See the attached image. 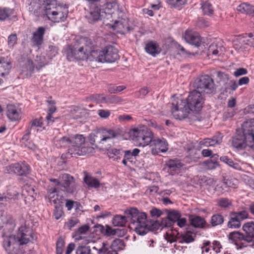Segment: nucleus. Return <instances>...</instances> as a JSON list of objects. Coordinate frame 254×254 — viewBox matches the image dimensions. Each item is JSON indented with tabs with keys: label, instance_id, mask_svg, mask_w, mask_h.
Returning <instances> with one entry per match:
<instances>
[{
	"label": "nucleus",
	"instance_id": "obj_1",
	"mask_svg": "<svg viewBox=\"0 0 254 254\" xmlns=\"http://www.w3.org/2000/svg\"><path fill=\"white\" fill-rule=\"evenodd\" d=\"M124 213L126 216L116 215L113 217L112 223L115 226H125L129 218L131 223L135 225L134 231L137 234L143 236L150 231L145 213L139 212L137 209L133 207L126 210Z\"/></svg>",
	"mask_w": 254,
	"mask_h": 254
},
{
	"label": "nucleus",
	"instance_id": "obj_2",
	"mask_svg": "<svg viewBox=\"0 0 254 254\" xmlns=\"http://www.w3.org/2000/svg\"><path fill=\"white\" fill-rule=\"evenodd\" d=\"M85 138L82 134H74L64 136L61 138H55L54 144L58 148H68L66 157H76L87 153L91 152L93 149L91 147L83 146Z\"/></svg>",
	"mask_w": 254,
	"mask_h": 254
},
{
	"label": "nucleus",
	"instance_id": "obj_3",
	"mask_svg": "<svg viewBox=\"0 0 254 254\" xmlns=\"http://www.w3.org/2000/svg\"><path fill=\"white\" fill-rule=\"evenodd\" d=\"M242 129V131L237 130L232 137V146L239 150L245 149L247 146L254 148V119L245 121Z\"/></svg>",
	"mask_w": 254,
	"mask_h": 254
},
{
	"label": "nucleus",
	"instance_id": "obj_4",
	"mask_svg": "<svg viewBox=\"0 0 254 254\" xmlns=\"http://www.w3.org/2000/svg\"><path fill=\"white\" fill-rule=\"evenodd\" d=\"M92 46L91 39L87 37L80 38L72 48L69 47L67 48L66 55L67 60L72 61L74 59L86 60L89 50Z\"/></svg>",
	"mask_w": 254,
	"mask_h": 254
},
{
	"label": "nucleus",
	"instance_id": "obj_5",
	"mask_svg": "<svg viewBox=\"0 0 254 254\" xmlns=\"http://www.w3.org/2000/svg\"><path fill=\"white\" fill-rule=\"evenodd\" d=\"M130 137L138 146L144 147L152 141L153 133L145 126H140L130 130Z\"/></svg>",
	"mask_w": 254,
	"mask_h": 254
},
{
	"label": "nucleus",
	"instance_id": "obj_6",
	"mask_svg": "<svg viewBox=\"0 0 254 254\" xmlns=\"http://www.w3.org/2000/svg\"><path fill=\"white\" fill-rule=\"evenodd\" d=\"M192 86L196 91L202 94L215 93L216 88L213 79L208 75H203L195 78Z\"/></svg>",
	"mask_w": 254,
	"mask_h": 254
},
{
	"label": "nucleus",
	"instance_id": "obj_7",
	"mask_svg": "<svg viewBox=\"0 0 254 254\" xmlns=\"http://www.w3.org/2000/svg\"><path fill=\"white\" fill-rule=\"evenodd\" d=\"M67 7L61 5L55 6L53 4H47L45 9L44 15L54 22L64 21L67 17Z\"/></svg>",
	"mask_w": 254,
	"mask_h": 254
},
{
	"label": "nucleus",
	"instance_id": "obj_8",
	"mask_svg": "<svg viewBox=\"0 0 254 254\" xmlns=\"http://www.w3.org/2000/svg\"><path fill=\"white\" fill-rule=\"evenodd\" d=\"M190 111L185 100L177 98L173 101L171 113L176 119L182 120L187 118Z\"/></svg>",
	"mask_w": 254,
	"mask_h": 254
},
{
	"label": "nucleus",
	"instance_id": "obj_9",
	"mask_svg": "<svg viewBox=\"0 0 254 254\" xmlns=\"http://www.w3.org/2000/svg\"><path fill=\"white\" fill-rule=\"evenodd\" d=\"M204 95L200 92L193 89L190 92L186 101L187 106L189 109L195 113H199L202 108L204 103Z\"/></svg>",
	"mask_w": 254,
	"mask_h": 254
},
{
	"label": "nucleus",
	"instance_id": "obj_10",
	"mask_svg": "<svg viewBox=\"0 0 254 254\" xmlns=\"http://www.w3.org/2000/svg\"><path fill=\"white\" fill-rule=\"evenodd\" d=\"M249 213L245 210L239 211H231L229 213V220L227 227L231 229H238L241 227L242 221L249 218Z\"/></svg>",
	"mask_w": 254,
	"mask_h": 254
},
{
	"label": "nucleus",
	"instance_id": "obj_11",
	"mask_svg": "<svg viewBox=\"0 0 254 254\" xmlns=\"http://www.w3.org/2000/svg\"><path fill=\"white\" fill-rule=\"evenodd\" d=\"M3 247L8 254H22L23 250L20 249V245L15 235H10L3 239Z\"/></svg>",
	"mask_w": 254,
	"mask_h": 254
},
{
	"label": "nucleus",
	"instance_id": "obj_12",
	"mask_svg": "<svg viewBox=\"0 0 254 254\" xmlns=\"http://www.w3.org/2000/svg\"><path fill=\"white\" fill-rule=\"evenodd\" d=\"M61 180V187L63 190L68 194H73L76 190L77 185L73 176L69 174L64 173L60 175Z\"/></svg>",
	"mask_w": 254,
	"mask_h": 254
},
{
	"label": "nucleus",
	"instance_id": "obj_13",
	"mask_svg": "<svg viewBox=\"0 0 254 254\" xmlns=\"http://www.w3.org/2000/svg\"><path fill=\"white\" fill-rule=\"evenodd\" d=\"M27 7L31 13L38 16L44 15L47 3L45 0H27Z\"/></svg>",
	"mask_w": 254,
	"mask_h": 254
},
{
	"label": "nucleus",
	"instance_id": "obj_14",
	"mask_svg": "<svg viewBox=\"0 0 254 254\" xmlns=\"http://www.w3.org/2000/svg\"><path fill=\"white\" fill-rule=\"evenodd\" d=\"M6 169L8 173H13L20 176H26L31 171L30 166L25 161L12 164L6 167Z\"/></svg>",
	"mask_w": 254,
	"mask_h": 254
},
{
	"label": "nucleus",
	"instance_id": "obj_15",
	"mask_svg": "<svg viewBox=\"0 0 254 254\" xmlns=\"http://www.w3.org/2000/svg\"><path fill=\"white\" fill-rule=\"evenodd\" d=\"M16 238L20 246L27 244L34 240L32 230L26 226H21L19 228Z\"/></svg>",
	"mask_w": 254,
	"mask_h": 254
},
{
	"label": "nucleus",
	"instance_id": "obj_16",
	"mask_svg": "<svg viewBox=\"0 0 254 254\" xmlns=\"http://www.w3.org/2000/svg\"><path fill=\"white\" fill-rule=\"evenodd\" d=\"M85 17L89 23H94L101 19V9L98 5H91L86 11Z\"/></svg>",
	"mask_w": 254,
	"mask_h": 254
},
{
	"label": "nucleus",
	"instance_id": "obj_17",
	"mask_svg": "<svg viewBox=\"0 0 254 254\" xmlns=\"http://www.w3.org/2000/svg\"><path fill=\"white\" fill-rule=\"evenodd\" d=\"M103 63H114L119 59L118 50L112 46H108L103 49Z\"/></svg>",
	"mask_w": 254,
	"mask_h": 254
},
{
	"label": "nucleus",
	"instance_id": "obj_18",
	"mask_svg": "<svg viewBox=\"0 0 254 254\" xmlns=\"http://www.w3.org/2000/svg\"><path fill=\"white\" fill-rule=\"evenodd\" d=\"M92 46L91 49L89 50L86 60L89 61L103 63V50H100L95 46L92 41Z\"/></svg>",
	"mask_w": 254,
	"mask_h": 254
},
{
	"label": "nucleus",
	"instance_id": "obj_19",
	"mask_svg": "<svg viewBox=\"0 0 254 254\" xmlns=\"http://www.w3.org/2000/svg\"><path fill=\"white\" fill-rule=\"evenodd\" d=\"M46 29L44 27L38 28L37 30L33 33L31 42L33 46L40 48L44 41V35L45 34Z\"/></svg>",
	"mask_w": 254,
	"mask_h": 254
},
{
	"label": "nucleus",
	"instance_id": "obj_20",
	"mask_svg": "<svg viewBox=\"0 0 254 254\" xmlns=\"http://www.w3.org/2000/svg\"><path fill=\"white\" fill-rule=\"evenodd\" d=\"M151 143V145L154 146V148L152 149V152L154 154L159 152H166L168 150V144L164 138L152 139Z\"/></svg>",
	"mask_w": 254,
	"mask_h": 254
},
{
	"label": "nucleus",
	"instance_id": "obj_21",
	"mask_svg": "<svg viewBox=\"0 0 254 254\" xmlns=\"http://www.w3.org/2000/svg\"><path fill=\"white\" fill-rule=\"evenodd\" d=\"M185 41L195 47H199L201 42L200 36L197 32L187 30L184 35Z\"/></svg>",
	"mask_w": 254,
	"mask_h": 254
},
{
	"label": "nucleus",
	"instance_id": "obj_22",
	"mask_svg": "<svg viewBox=\"0 0 254 254\" xmlns=\"http://www.w3.org/2000/svg\"><path fill=\"white\" fill-rule=\"evenodd\" d=\"M89 139L92 145L100 146L102 148L108 149L107 146L104 145V141L103 139V135L101 129L94 133L90 134Z\"/></svg>",
	"mask_w": 254,
	"mask_h": 254
},
{
	"label": "nucleus",
	"instance_id": "obj_23",
	"mask_svg": "<svg viewBox=\"0 0 254 254\" xmlns=\"http://www.w3.org/2000/svg\"><path fill=\"white\" fill-rule=\"evenodd\" d=\"M166 169L167 170V172L171 175H173L174 174L179 171L183 164L180 160L170 159L166 163Z\"/></svg>",
	"mask_w": 254,
	"mask_h": 254
},
{
	"label": "nucleus",
	"instance_id": "obj_24",
	"mask_svg": "<svg viewBox=\"0 0 254 254\" xmlns=\"http://www.w3.org/2000/svg\"><path fill=\"white\" fill-rule=\"evenodd\" d=\"M242 228L245 232L246 242L250 243L254 239V222H247L244 224Z\"/></svg>",
	"mask_w": 254,
	"mask_h": 254
},
{
	"label": "nucleus",
	"instance_id": "obj_25",
	"mask_svg": "<svg viewBox=\"0 0 254 254\" xmlns=\"http://www.w3.org/2000/svg\"><path fill=\"white\" fill-rule=\"evenodd\" d=\"M145 50L148 54L153 57L159 54L161 51L159 44L153 41H149L146 44Z\"/></svg>",
	"mask_w": 254,
	"mask_h": 254
},
{
	"label": "nucleus",
	"instance_id": "obj_26",
	"mask_svg": "<svg viewBox=\"0 0 254 254\" xmlns=\"http://www.w3.org/2000/svg\"><path fill=\"white\" fill-rule=\"evenodd\" d=\"M189 220L190 225L195 228H203L206 224L204 218L197 215H190Z\"/></svg>",
	"mask_w": 254,
	"mask_h": 254
},
{
	"label": "nucleus",
	"instance_id": "obj_27",
	"mask_svg": "<svg viewBox=\"0 0 254 254\" xmlns=\"http://www.w3.org/2000/svg\"><path fill=\"white\" fill-rule=\"evenodd\" d=\"M83 180L89 187L97 189L101 186V184L97 179L87 173H85Z\"/></svg>",
	"mask_w": 254,
	"mask_h": 254
},
{
	"label": "nucleus",
	"instance_id": "obj_28",
	"mask_svg": "<svg viewBox=\"0 0 254 254\" xmlns=\"http://www.w3.org/2000/svg\"><path fill=\"white\" fill-rule=\"evenodd\" d=\"M3 224L7 228L9 231H12L15 227V220L11 215L9 214L2 215L1 217Z\"/></svg>",
	"mask_w": 254,
	"mask_h": 254
},
{
	"label": "nucleus",
	"instance_id": "obj_29",
	"mask_svg": "<svg viewBox=\"0 0 254 254\" xmlns=\"http://www.w3.org/2000/svg\"><path fill=\"white\" fill-rule=\"evenodd\" d=\"M113 28L115 30L117 29L118 31H125L127 30L129 32L133 30V28L127 25V21L125 19H122L120 21H116L113 26Z\"/></svg>",
	"mask_w": 254,
	"mask_h": 254
},
{
	"label": "nucleus",
	"instance_id": "obj_30",
	"mask_svg": "<svg viewBox=\"0 0 254 254\" xmlns=\"http://www.w3.org/2000/svg\"><path fill=\"white\" fill-rule=\"evenodd\" d=\"M229 239L231 241L232 243L237 245L240 241H245L246 238L245 234L237 231H234L230 233L229 234Z\"/></svg>",
	"mask_w": 254,
	"mask_h": 254
},
{
	"label": "nucleus",
	"instance_id": "obj_31",
	"mask_svg": "<svg viewBox=\"0 0 254 254\" xmlns=\"http://www.w3.org/2000/svg\"><path fill=\"white\" fill-rule=\"evenodd\" d=\"M7 116L11 121H16L20 118V113L14 106L8 105Z\"/></svg>",
	"mask_w": 254,
	"mask_h": 254
},
{
	"label": "nucleus",
	"instance_id": "obj_32",
	"mask_svg": "<svg viewBox=\"0 0 254 254\" xmlns=\"http://www.w3.org/2000/svg\"><path fill=\"white\" fill-rule=\"evenodd\" d=\"M93 249L97 251V254H118L117 251L114 249H110V247L109 248L107 243L105 242L102 243L100 248L94 247Z\"/></svg>",
	"mask_w": 254,
	"mask_h": 254
},
{
	"label": "nucleus",
	"instance_id": "obj_33",
	"mask_svg": "<svg viewBox=\"0 0 254 254\" xmlns=\"http://www.w3.org/2000/svg\"><path fill=\"white\" fill-rule=\"evenodd\" d=\"M208 53L213 55H220L223 54L225 48L221 45L215 43H212L208 48Z\"/></svg>",
	"mask_w": 254,
	"mask_h": 254
},
{
	"label": "nucleus",
	"instance_id": "obj_34",
	"mask_svg": "<svg viewBox=\"0 0 254 254\" xmlns=\"http://www.w3.org/2000/svg\"><path fill=\"white\" fill-rule=\"evenodd\" d=\"M216 205L221 208H228L232 205V200L227 197H220L216 200Z\"/></svg>",
	"mask_w": 254,
	"mask_h": 254
},
{
	"label": "nucleus",
	"instance_id": "obj_35",
	"mask_svg": "<svg viewBox=\"0 0 254 254\" xmlns=\"http://www.w3.org/2000/svg\"><path fill=\"white\" fill-rule=\"evenodd\" d=\"M224 222V217L221 213L213 214L210 220V224L213 227L221 225Z\"/></svg>",
	"mask_w": 254,
	"mask_h": 254
},
{
	"label": "nucleus",
	"instance_id": "obj_36",
	"mask_svg": "<svg viewBox=\"0 0 254 254\" xmlns=\"http://www.w3.org/2000/svg\"><path fill=\"white\" fill-rule=\"evenodd\" d=\"M220 160L221 161L227 164L229 166L232 167V168L240 170L241 169V167L240 164L236 162H234L232 159L229 158L227 156H222L220 158Z\"/></svg>",
	"mask_w": 254,
	"mask_h": 254
},
{
	"label": "nucleus",
	"instance_id": "obj_37",
	"mask_svg": "<svg viewBox=\"0 0 254 254\" xmlns=\"http://www.w3.org/2000/svg\"><path fill=\"white\" fill-rule=\"evenodd\" d=\"M10 68V63L5 61L4 58H0V75L3 76L5 74H7Z\"/></svg>",
	"mask_w": 254,
	"mask_h": 254
},
{
	"label": "nucleus",
	"instance_id": "obj_38",
	"mask_svg": "<svg viewBox=\"0 0 254 254\" xmlns=\"http://www.w3.org/2000/svg\"><path fill=\"white\" fill-rule=\"evenodd\" d=\"M178 238L180 243H190L194 241L193 233L190 231H188L184 234H181L180 236L178 237Z\"/></svg>",
	"mask_w": 254,
	"mask_h": 254
},
{
	"label": "nucleus",
	"instance_id": "obj_39",
	"mask_svg": "<svg viewBox=\"0 0 254 254\" xmlns=\"http://www.w3.org/2000/svg\"><path fill=\"white\" fill-rule=\"evenodd\" d=\"M238 10L244 13L254 14V6L247 3H243L238 6Z\"/></svg>",
	"mask_w": 254,
	"mask_h": 254
},
{
	"label": "nucleus",
	"instance_id": "obj_40",
	"mask_svg": "<svg viewBox=\"0 0 254 254\" xmlns=\"http://www.w3.org/2000/svg\"><path fill=\"white\" fill-rule=\"evenodd\" d=\"M102 134L103 135V139L104 142L116 137L117 133L111 129L101 128Z\"/></svg>",
	"mask_w": 254,
	"mask_h": 254
},
{
	"label": "nucleus",
	"instance_id": "obj_41",
	"mask_svg": "<svg viewBox=\"0 0 254 254\" xmlns=\"http://www.w3.org/2000/svg\"><path fill=\"white\" fill-rule=\"evenodd\" d=\"M125 247V244L123 240L116 239L112 243L110 249H114L116 251L122 250Z\"/></svg>",
	"mask_w": 254,
	"mask_h": 254
},
{
	"label": "nucleus",
	"instance_id": "obj_42",
	"mask_svg": "<svg viewBox=\"0 0 254 254\" xmlns=\"http://www.w3.org/2000/svg\"><path fill=\"white\" fill-rule=\"evenodd\" d=\"M187 0H167L171 8L180 9L187 3Z\"/></svg>",
	"mask_w": 254,
	"mask_h": 254
},
{
	"label": "nucleus",
	"instance_id": "obj_43",
	"mask_svg": "<svg viewBox=\"0 0 254 254\" xmlns=\"http://www.w3.org/2000/svg\"><path fill=\"white\" fill-rule=\"evenodd\" d=\"M167 217L169 219L172 220L174 223L176 222L180 217H181V213L178 210H166Z\"/></svg>",
	"mask_w": 254,
	"mask_h": 254
},
{
	"label": "nucleus",
	"instance_id": "obj_44",
	"mask_svg": "<svg viewBox=\"0 0 254 254\" xmlns=\"http://www.w3.org/2000/svg\"><path fill=\"white\" fill-rule=\"evenodd\" d=\"M50 61L51 60H49L48 57H46L42 55L39 57L37 56L36 57V59L35 60V61L38 64V66H39V69L48 64Z\"/></svg>",
	"mask_w": 254,
	"mask_h": 254
},
{
	"label": "nucleus",
	"instance_id": "obj_45",
	"mask_svg": "<svg viewBox=\"0 0 254 254\" xmlns=\"http://www.w3.org/2000/svg\"><path fill=\"white\" fill-rule=\"evenodd\" d=\"M124 159L122 161V163L125 166L127 165V161L130 163L134 162V157L132 156L131 150L124 151Z\"/></svg>",
	"mask_w": 254,
	"mask_h": 254
},
{
	"label": "nucleus",
	"instance_id": "obj_46",
	"mask_svg": "<svg viewBox=\"0 0 254 254\" xmlns=\"http://www.w3.org/2000/svg\"><path fill=\"white\" fill-rule=\"evenodd\" d=\"M166 239L168 242H170L171 243L176 241L177 236L179 235V233L177 230L171 229L170 231L167 232L166 233Z\"/></svg>",
	"mask_w": 254,
	"mask_h": 254
},
{
	"label": "nucleus",
	"instance_id": "obj_47",
	"mask_svg": "<svg viewBox=\"0 0 254 254\" xmlns=\"http://www.w3.org/2000/svg\"><path fill=\"white\" fill-rule=\"evenodd\" d=\"M201 8L205 14L210 15L213 14V9L211 4L208 1L201 3Z\"/></svg>",
	"mask_w": 254,
	"mask_h": 254
},
{
	"label": "nucleus",
	"instance_id": "obj_48",
	"mask_svg": "<svg viewBox=\"0 0 254 254\" xmlns=\"http://www.w3.org/2000/svg\"><path fill=\"white\" fill-rule=\"evenodd\" d=\"M53 215L56 220L59 219L64 215L63 207L61 204L55 206Z\"/></svg>",
	"mask_w": 254,
	"mask_h": 254
},
{
	"label": "nucleus",
	"instance_id": "obj_49",
	"mask_svg": "<svg viewBox=\"0 0 254 254\" xmlns=\"http://www.w3.org/2000/svg\"><path fill=\"white\" fill-rule=\"evenodd\" d=\"M76 254H91L90 247L86 245L79 246L76 249Z\"/></svg>",
	"mask_w": 254,
	"mask_h": 254
},
{
	"label": "nucleus",
	"instance_id": "obj_50",
	"mask_svg": "<svg viewBox=\"0 0 254 254\" xmlns=\"http://www.w3.org/2000/svg\"><path fill=\"white\" fill-rule=\"evenodd\" d=\"M58 53V49L55 46L50 45L49 46V50L47 51V56L49 60H51Z\"/></svg>",
	"mask_w": 254,
	"mask_h": 254
},
{
	"label": "nucleus",
	"instance_id": "obj_51",
	"mask_svg": "<svg viewBox=\"0 0 254 254\" xmlns=\"http://www.w3.org/2000/svg\"><path fill=\"white\" fill-rule=\"evenodd\" d=\"M45 124V123L42 117L39 119H35L31 121L30 129H31L33 127H43L44 129Z\"/></svg>",
	"mask_w": 254,
	"mask_h": 254
},
{
	"label": "nucleus",
	"instance_id": "obj_52",
	"mask_svg": "<svg viewBox=\"0 0 254 254\" xmlns=\"http://www.w3.org/2000/svg\"><path fill=\"white\" fill-rule=\"evenodd\" d=\"M64 244L62 237H59L56 243V254H63Z\"/></svg>",
	"mask_w": 254,
	"mask_h": 254
},
{
	"label": "nucleus",
	"instance_id": "obj_53",
	"mask_svg": "<svg viewBox=\"0 0 254 254\" xmlns=\"http://www.w3.org/2000/svg\"><path fill=\"white\" fill-rule=\"evenodd\" d=\"M11 13V10L10 8L0 9V20L4 21L6 20L10 16Z\"/></svg>",
	"mask_w": 254,
	"mask_h": 254
},
{
	"label": "nucleus",
	"instance_id": "obj_54",
	"mask_svg": "<svg viewBox=\"0 0 254 254\" xmlns=\"http://www.w3.org/2000/svg\"><path fill=\"white\" fill-rule=\"evenodd\" d=\"M122 99L114 95H109L106 97V103L114 104V103H119L122 102Z\"/></svg>",
	"mask_w": 254,
	"mask_h": 254
},
{
	"label": "nucleus",
	"instance_id": "obj_55",
	"mask_svg": "<svg viewBox=\"0 0 254 254\" xmlns=\"http://www.w3.org/2000/svg\"><path fill=\"white\" fill-rule=\"evenodd\" d=\"M79 222V220L76 218H71L68 219V221L65 223V226L71 230L72 228L75 226V225Z\"/></svg>",
	"mask_w": 254,
	"mask_h": 254
},
{
	"label": "nucleus",
	"instance_id": "obj_56",
	"mask_svg": "<svg viewBox=\"0 0 254 254\" xmlns=\"http://www.w3.org/2000/svg\"><path fill=\"white\" fill-rule=\"evenodd\" d=\"M17 37L16 34H11L8 37V46L9 48H13L16 43Z\"/></svg>",
	"mask_w": 254,
	"mask_h": 254
},
{
	"label": "nucleus",
	"instance_id": "obj_57",
	"mask_svg": "<svg viewBox=\"0 0 254 254\" xmlns=\"http://www.w3.org/2000/svg\"><path fill=\"white\" fill-rule=\"evenodd\" d=\"M118 230H119V229H114L110 226L106 225L105 235L107 236L115 235L117 233V231Z\"/></svg>",
	"mask_w": 254,
	"mask_h": 254
},
{
	"label": "nucleus",
	"instance_id": "obj_58",
	"mask_svg": "<svg viewBox=\"0 0 254 254\" xmlns=\"http://www.w3.org/2000/svg\"><path fill=\"white\" fill-rule=\"evenodd\" d=\"M174 223V222L167 216L166 218L162 219L160 225L163 227H170Z\"/></svg>",
	"mask_w": 254,
	"mask_h": 254
},
{
	"label": "nucleus",
	"instance_id": "obj_59",
	"mask_svg": "<svg viewBox=\"0 0 254 254\" xmlns=\"http://www.w3.org/2000/svg\"><path fill=\"white\" fill-rule=\"evenodd\" d=\"M206 166L208 169L212 170L215 169L219 166V163L217 161L210 160L205 163Z\"/></svg>",
	"mask_w": 254,
	"mask_h": 254
},
{
	"label": "nucleus",
	"instance_id": "obj_60",
	"mask_svg": "<svg viewBox=\"0 0 254 254\" xmlns=\"http://www.w3.org/2000/svg\"><path fill=\"white\" fill-rule=\"evenodd\" d=\"M124 151L122 149H118L116 148H111L109 150V153L110 154V155L116 156L118 155H122Z\"/></svg>",
	"mask_w": 254,
	"mask_h": 254
},
{
	"label": "nucleus",
	"instance_id": "obj_61",
	"mask_svg": "<svg viewBox=\"0 0 254 254\" xmlns=\"http://www.w3.org/2000/svg\"><path fill=\"white\" fill-rule=\"evenodd\" d=\"M149 90L147 87H144L135 93L136 96L138 97H144L148 94Z\"/></svg>",
	"mask_w": 254,
	"mask_h": 254
},
{
	"label": "nucleus",
	"instance_id": "obj_62",
	"mask_svg": "<svg viewBox=\"0 0 254 254\" xmlns=\"http://www.w3.org/2000/svg\"><path fill=\"white\" fill-rule=\"evenodd\" d=\"M203 184L206 186H212L215 185V181L213 178L204 177L202 179Z\"/></svg>",
	"mask_w": 254,
	"mask_h": 254
},
{
	"label": "nucleus",
	"instance_id": "obj_63",
	"mask_svg": "<svg viewBox=\"0 0 254 254\" xmlns=\"http://www.w3.org/2000/svg\"><path fill=\"white\" fill-rule=\"evenodd\" d=\"M159 190V188L157 186H151L149 188L147 189L145 191V193L148 195H153L157 192Z\"/></svg>",
	"mask_w": 254,
	"mask_h": 254
},
{
	"label": "nucleus",
	"instance_id": "obj_64",
	"mask_svg": "<svg viewBox=\"0 0 254 254\" xmlns=\"http://www.w3.org/2000/svg\"><path fill=\"white\" fill-rule=\"evenodd\" d=\"M248 73V70L245 68H239L237 69L234 73V75L236 77H238L241 75L246 74Z\"/></svg>",
	"mask_w": 254,
	"mask_h": 254
}]
</instances>
